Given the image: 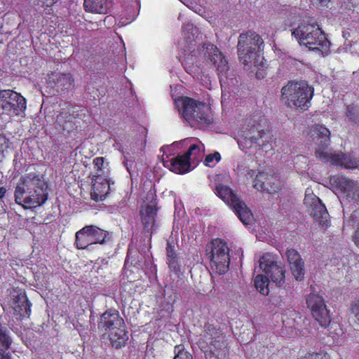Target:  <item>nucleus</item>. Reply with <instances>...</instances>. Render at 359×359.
Segmentation results:
<instances>
[{"instance_id":"nucleus-39","label":"nucleus","mask_w":359,"mask_h":359,"mask_svg":"<svg viewBox=\"0 0 359 359\" xmlns=\"http://www.w3.org/2000/svg\"><path fill=\"white\" fill-rule=\"evenodd\" d=\"M37 1V4L39 5H41L42 6H52L55 1V0H36Z\"/></svg>"},{"instance_id":"nucleus-1","label":"nucleus","mask_w":359,"mask_h":359,"mask_svg":"<svg viewBox=\"0 0 359 359\" xmlns=\"http://www.w3.org/2000/svg\"><path fill=\"white\" fill-rule=\"evenodd\" d=\"M48 185L42 175L30 172L22 175L15 187V202L26 208L43 205L48 199Z\"/></svg>"},{"instance_id":"nucleus-46","label":"nucleus","mask_w":359,"mask_h":359,"mask_svg":"<svg viewBox=\"0 0 359 359\" xmlns=\"http://www.w3.org/2000/svg\"><path fill=\"white\" fill-rule=\"evenodd\" d=\"M181 1L185 4L186 6H187L188 7H190V8H192L193 7V5H194V3L192 2L190 0H181Z\"/></svg>"},{"instance_id":"nucleus-2","label":"nucleus","mask_w":359,"mask_h":359,"mask_svg":"<svg viewBox=\"0 0 359 359\" xmlns=\"http://www.w3.org/2000/svg\"><path fill=\"white\" fill-rule=\"evenodd\" d=\"M330 130L323 125H314L310 128V134L316 144V156L324 162H330L335 165L354 169L359 165V161L351 154L342 152H332L329 148Z\"/></svg>"},{"instance_id":"nucleus-18","label":"nucleus","mask_w":359,"mask_h":359,"mask_svg":"<svg viewBox=\"0 0 359 359\" xmlns=\"http://www.w3.org/2000/svg\"><path fill=\"white\" fill-rule=\"evenodd\" d=\"M78 116L77 111L74 109L61 112L56 117V129L64 135L69 134L78 127Z\"/></svg>"},{"instance_id":"nucleus-20","label":"nucleus","mask_w":359,"mask_h":359,"mask_svg":"<svg viewBox=\"0 0 359 359\" xmlns=\"http://www.w3.org/2000/svg\"><path fill=\"white\" fill-rule=\"evenodd\" d=\"M206 52L205 56L210 60L217 67L219 76L225 75L229 67L228 62L221 52H219L217 48L213 44L205 45Z\"/></svg>"},{"instance_id":"nucleus-16","label":"nucleus","mask_w":359,"mask_h":359,"mask_svg":"<svg viewBox=\"0 0 359 359\" xmlns=\"http://www.w3.org/2000/svg\"><path fill=\"white\" fill-rule=\"evenodd\" d=\"M304 203L311 208V215L317 220L322 228L326 229L330 225L329 213L325 205L313 193H306Z\"/></svg>"},{"instance_id":"nucleus-47","label":"nucleus","mask_w":359,"mask_h":359,"mask_svg":"<svg viewBox=\"0 0 359 359\" xmlns=\"http://www.w3.org/2000/svg\"><path fill=\"white\" fill-rule=\"evenodd\" d=\"M321 6H327L330 0H318Z\"/></svg>"},{"instance_id":"nucleus-23","label":"nucleus","mask_w":359,"mask_h":359,"mask_svg":"<svg viewBox=\"0 0 359 359\" xmlns=\"http://www.w3.org/2000/svg\"><path fill=\"white\" fill-rule=\"evenodd\" d=\"M228 350L223 337L210 342V351L205 353L206 359H226Z\"/></svg>"},{"instance_id":"nucleus-43","label":"nucleus","mask_w":359,"mask_h":359,"mask_svg":"<svg viewBox=\"0 0 359 359\" xmlns=\"http://www.w3.org/2000/svg\"><path fill=\"white\" fill-rule=\"evenodd\" d=\"M0 359H11V357L5 351L0 349Z\"/></svg>"},{"instance_id":"nucleus-22","label":"nucleus","mask_w":359,"mask_h":359,"mask_svg":"<svg viewBox=\"0 0 359 359\" xmlns=\"http://www.w3.org/2000/svg\"><path fill=\"white\" fill-rule=\"evenodd\" d=\"M31 305L25 293L18 294L13 302V315L16 318H29L31 313Z\"/></svg>"},{"instance_id":"nucleus-17","label":"nucleus","mask_w":359,"mask_h":359,"mask_svg":"<svg viewBox=\"0 0 359 359\" xmlns=\"http://www.w3.org/2000/svg\"><path fill=\"white\" fill-rule=\"evenodd\" d=\"M191 156L198 159L201 157V147L198 144H192L184 155H178L171 160L170 169L177 174H184L190 170Z\"/></svg>"},{"instance_id":"nucleus-38","label":"nucleus","mask_w":359,"mask_h":359,"mask_svg":"<svg viewBox=\"0 0 359 359\" xmlns=\"http://www.w3.org/2000/svg\"><path fill=\"white\" fill-rule=\"evenodd\" d=\"M326 356L323 353H313V354H309L306 359H323Z\"/></svg>"},{"instance_id":"nucleus-36","label":"nucleus","mask_w":359,"mask_h":359,"mask_svg":"<svg viewBox=\"0 0 359 359\" xmlns=\"http://www.w3.org/2000/svg\"><path fill=\"white\" fill-rule=\"evenodd\" d=\"M214 159H215L217 162L221 159V156L219 152L216 151L214 154H208L205 159V165L212 166L211 163H212Z\"/></svg>"},{"instance_id":"nucleus-26","label":"nucleus","mask_w":359,"mask_h":359,"mask_svg":"<svg viewBox=\"0 0 359 359\" xmlns=\"http://www.w3.org/2000/svg\"><path fill=\"white\" fill-rule=\"evenodd\" d=\"M101 180V182L95 180V183L92 187L90 195L92 198L96 201L104 200L109 190L108 182L104 179Z\"/></svg>"},{"instance_id":"nucleus-35","label":"nucleus","mask_w":359,"mask_h":359,"mask_svg":"<svg viewBox=\"0 0 359 359\" xmlns=\"http://www.w3.org/2000/svg\"><path fill=\"white\" fill-rule=\"evenodd\" d=\"M193 30H194V25L193 24H191V23L185 24L182 27V32L184 35V37L189 41H191L194 39Z\"/></svg>"},{"instance_id":"nucleus-3","label":"nucleus","mask_w":359,"mask_h":359,"mask_svg":"<svg viewBox=\"0 0 359 359\" xmlns=\"http://www.w3.org/2000/svg\"><path fill=\"white\" fill-rule=\"evenodd\" d=\"M175 106L182 117L191 127H206L211 123L210 109L203 102L189 97H181L175 100Z\"/></svg>"},{"instance_id":"nucleus-12","label":"nucleus","mask_w":359,"mask_h":359,"mask_svg":"<svg viewBox=\"0 0 359 359\" xmlns=\"http://www.w3.org/2000/svg\"><path fill=\"white\" fill-rule=\"evenodd\" d=\"M216 194L225 203L232 207L243 224L247 225V205L245 203L233 193L226 186L219 184L216 187Z\"/></svg>"},{"instance_id":"nucleus-41","label":"nucleus","mask_w":359,"mask_h":359,"mask_svg":"<svg viewBox=\"0 0 359 359\" xmlns=\"http://www.w3.org/2000/svg\"><path fill=\"white\" fill-rule=\"evenodd\" d=\"M355 244L359 248V226H358L356 231L353 237Z\"/></svg>"},{"instance_id":"nucleus-44","label":"nucleus","mask_w":359,"mask_h":359,"mask_svg":"<svg viewBox=\"0 0 359 359\" xmlns=\"http://www.w3.org/2000/svg\"><path fill=\"white\" fill-rule=\"evenodd\" d=\"M94 163L97 168H100V166L103 164V158H96L94 160Z\"/></svg>"},{"instance_id":"nucleus-48","label":"nucleus","mask_w":359,"mask_h":359,"mask_svg":"<svg viewBox=\"0 0 359 359\" xmlns=\"http://www.w3.org/2000/svg\"><path fill=\"white\" fill-rule=\"evenodd\" d=\"M6 192V188H4V187L0 188V198H2L5 196Z\"/></svg>"},{"instance_id":"nucleus-27","label":"nucleus","mask_w":359,"mask_h":359,"mask_svg":"<svg viewBox=\"0 0 359 359\" xmlns=\"http://www.w3.org/2000/svg\"><path fill=\"white\" fill-rule=\"evenodd\" d=\"M88 233L90 234L95 244H104L109 235V232L95 225L86 226Z\"/></svg>"},{"instance_id":"nucleus-31","label":"nucleus","mask_w":359,"mask_h":359,"mask_svg":"<svg viewBox=\"0 0 359 359\" xmlns=\"http://www.w3.org/2000/svg\"><path fill=\"white\" fill-rule=\"evenodd\" d=\"M236 140H237V143L241 150L245 151L246 149V143H247V136L245 134V130H241L238 132Z\"/></svg>"},{"instance_id":"nucleus-28","label":"nucleus","mask_w":359,"mask_h":359,"mask_svg":"<svg viewBox=\"0 0 359 359\" xmlns=\"http://www.w3.org/2000/svg\"><path fill=\"white\" fill-rule=\"evenodd\" d=\"M269 282V276L265 273L257 274L254 278V285L257 290L264 295H268L270 292Z\"/></svg>"},{"instance_id":"nucleus-15","label":"nucleus","mask_w":359,"mask_h":359,"mask_svg":"<svg viewBox=\"0 0 359 359\" xmlns=\"http://www.w3.org/2000/svg\"><path fill=\"white\" fill-rule=\"evenodd\" d=\"M332 186L341 194L344 199H351L359 202V183L348 180L344 176H332L330 177Z\"/></svg>"},{"instance_id":"nucleus-24","label":"nucleus","mask_w":359,"mask_h":359,"mask_svg":"<svg viewBox=\"0 0 359 359\" xmlns=\"http://www.w3.org/2000/svg\"><path fill=\"white\" fill-rule=\"evenodd\" d=\"M113 6L112 0H84L85 10L98 14L108 13Z\"/></svg>"},{"instance_id":"nucleus-19","label":"nucleus","mask_w":359,"mask_h":359,"mask_svg":"<svg viewBox=\"0 0 359 359\" xmlns=\"http://www.w3.org/2000/svg\"><path fill=\"white\" fill-rule=\"evenodd\" d=\"M48 83L57 93H65L74 88V79L69 73L54 72L49 75Z\"/></svg>"},{"instance_id":"nucleus-5","label":"nucleus","mask_w":359,"mask_h":359,"mask_svg":"<svg viewBox=\"0 0 359 359\" xmlns=\"http://www.w3.org/2000/svg\"><path fill=\"white\" fill-rule=\"evenodd\" d=\"M98 327L109 332L110 342L116 348L124 346L128 340L125 322L116 310L109 309L102 313Z\"/></svg>"},{"instance_id":"nucleus-21","label":"nucleus","mask_w":359,"mask_h":359,"mask_svg":"<svg viewBox=\"0 0 359 359\" xmlns=\"http://www.w3.org/2000/svg\"><path fill=\"white\" fill-rule=\"evenodd\" d=\"M286 255L294 278L297 280H302L305 277V266L298 251L294 249H287Z\"/></svg>"},{"instance_id":"nucleus-10","label":"nucleus","mask_w":359,"mask_h":359,"mask_svg":"<svg viewBox=\"0 0 359 359\" xmlns=\"http://www.w3.org/2000/svg\"><path fill=\"white\" fill-rule=\"evenodd\" d=\"M269 140L266 121H261L257 126H253L248 129V154H261L262 150L268 146Z\"/></svg>"},{"instance_id":"nucleus-37","label":"nucleus","mask_w":359,"mask_h":359,"mask_svg":"<svg viewBox=\"0 0 359 359\" xmlns=\"http://www.w3.org/2000/svg\"><path fill=\"white\" fill-rule=\"evenodd\" d=\"M8 147V140L5 136L0 135V161L4 157V151Z\"/></svg>"},{"instance_id":"nucleus-29","label":"nucleus","mask_w":359,"mask_h":359,"mask_svg":"<svg viewBox=\"0 0 359 359\" xmlns=\"http://www.w3.org/2000/svg\"><path fill=\"white\" fill-rule=\"evenodd\" d=\"M238 55L240 62L245 65L247 62V34L242 33L239 36Z\"/></svg>"},{"instance_id":"nucleus-11","label":"nucleus","mask_w":359,"mask_h":359,"mask_svg":"<svg viewBox=\"0 0 359 359\" xmlns=\"http://www.w3.org/2000/svg\"><path fill=\"white\" fill-rule=\"evenodd\" d=\"M0 107L11 115H19L26 109V100L19 93L11 90L0 91Z\"/></svg>"},{"instance_id":"nucleus-4","label":"nucleus","mask_w":359,"mask_h":359,"mask_svg":"<svg viewBox=\"0 0 359 359\" xmlns=\"http://www.w3.org/2000/svg\"><path fill=\"white\" fill-rule=\"evenodd\" d=\"M281 95L289 107L306 110L311 107L314 88L306 81H289L282 88Z\"/></svg>"},{"instance_id":"nucleus-13","label":"nucleus","mask_w":359,"mask_h":359,"mask_svg":"<svg viewBox=\"0 0 359 359\" xmlns=\"http://www.w3.org/2000/svg\"><path fill=\"white\" fill-rule=\"evenodd\" d=\"M306 305L321 326H328L330 314L323 296L319 293H310L306 297Z\"/></svg>"},{"instance_id":"nucleus-25","label":"nucleus","mask_w":359,"mask_h":359,"mask_svg":"<svg viewBox=\"0 0 359 359\" xmlns=\"http://www.w3.org/2000/svg\"><path fill=\"white\" fill-rule=\"evenodd\" d=\"M88 229L84 226L76 233L75 245L78 249L91 250L92 245L95 244Z\"/></svg>"},{"instance_id":"nucleus-45","label":"nucleus","mask_w":359,"mask_h":359,"mask_svg":"<svg viewBox=\"0 0 359 359\" xmlns=\"http://www.w3.org/2000/svg\"><path fill=\"white\" fill-rule=\"evenodd\" d=\"M358 215H359V211H354L353 214L351 216V222H352L353 224H354V222H356V217Z\"/></svg>"},{"instance_id":"nucleus-30","label":"nucleus","mask_w":359,"mask_h":359,"mask_svg":"<svg viewBox=\"0 0 359 359\" xmlns=\"http://www.w3.org/2000/svg\"><path fill=\"white\" fill-rule=\"evenodd\" d=\"M254 187L259 190H267V191H276V189H269L268 187V174L266 172H259L257 175L254 181Z\"/></svg>"},{"instance_id":"nucleus-34","label":"nucleus","mask_w":359,"mask_h":359,"mask_svg":"<svg viewBox=\"0 0 359 359\" xmlns=\"http://www.w3.org/2000/svg\"><path fill=\"white\" fill-rule=\"evenodd\" d=\"M167 257H168L169 266L173 267L174 269H175L177 264H176V261H175L174 249L169 244L168 245V247H167Z\"/></svg>"},{"instance_id":"nucleus-9","label":"nucleus","mask_w":359,"mask_h":359,"mask_svg":"<svg viewBox=\"0 0 359 359\" xmlns=\"http://www.w3.org/2000/svg\"><path fill=\"white\" fill-rule=\"evenodd\" d=\"M259 270L268 275L276 285H283L285 282V267L278 262L277 257L273 254L266 252L260 257L259 266L255 267V271L258 273Z\"/></svg>"},{"instance_id":"nucleus-32","label":"nucleus","mask_w":359,"mask_h":359,"mask_svg":"<svg viewBox=\"0 0 359 359\" xmlns=\"http://www.w3.org/2000/svg\"><path fill=\"white\" fill-rule=\"evenodd\" d=\"M175 351L177 353L174 357V359H193L192 355L189 352L184 351L182 345L176 346Z\"/></svg>"},{"instance_id":"nucleus-7","label":"nucleus","mask_w":359,"mask_h":359,"mask_svg":"<svg viewBox=\"0 0 359 359\" xmlns=\"http://www.w3.org/2000/svg\"><path fill=\"white\" fill-rule=\"evenodd\" d=\"M205 252L212 271L222 275L229 270L230 257L226 243L218 238L212 240L206 245Z\"/></svg>"},{"instance_id":"nucleus-40","label":"nucleus","mask_w":359,"mask_h":359,"mask_svg":"<svg viewBox=\"0 0 359 359\" xmlns=\"http://www.w3.org/2000/svg\"><path fill=\"white\" fill-rule=\"evenodd\" d=\"M353 312L358 320H359V298L355 302V305L353 307Z\"/></svg>"},{"instance_id":"nucleus-8","label":"nucleus","mask_w":359,"mask_h":359,"mask_svg":"<svg viewBox=\"0 0 359 359\" xmlns=\"http://www.w3.org/2000/svg\"><path fill=\"white\" fill-rule=\"evenodd\" d=\"M264 42L261 36L255 32H248V58L253 65L250 72H255L257 79H263L266 75L267 65L263 57Z\"/></svg>"},{"instance_id":"nucleus-42","label":"nucleus","mask_w":359,"mask_h":359,"mask_svg":"<svg viewBox=\"0 0 359 359\" xmlns=\"http://www.w3.org/2000/svg\"><path fill=\"white\" fill-rule=\"evenodd\" d=\"M236 170L238 173L245 175V166L244 164H242V165L238 164Z\"/></svg>"},{"instance_id":"nucleus-33","label":"nucleus","mask_w":359,"mask_h":359,"mask_svg":"<svg viewBox=\"0 0 359 359\" xmlns=\"http://www.w3.org/2000/svg\"><path fill=\"white\" fill-rule=\"evenodd\" d=\"M358 109H357L355 105H349L347 107L346 109V116L349 119V121H351L353 123H357L358 119Z\"/></svg>"},{"instance_id":"nucleus-6","label":"nucleus","mask_w":359,"mask_h":359,"mask_svg":"<svg viewBox=\"0 0 359 359\" xmlns=\"http://www.w3.org/2000/svg\"><path fill=\"white\" fill-rule=\"evenodd\" d=\"M292 35L302 46H306L309 49L317 50L324 53L329 48V40L316 24L302 22L297 27L294 29Z\"/></svg>"},{"instance_id":"nucleus-14","label":"nucleus","mask_w":359,"mask_h":359,"mask_svg":"<svg viewBox=\"0 0 359 359\" xmlns=\"http://www.w3.org/2000/svg\"><path fill=\"white\" fill-rule=\"evenodd\" d=\"M146 200L147 202L140 210L141 222L144 233L150 236L155 226V218L158 211L155 194L151 191H149Z\"/></svg>"}]
</instances>
